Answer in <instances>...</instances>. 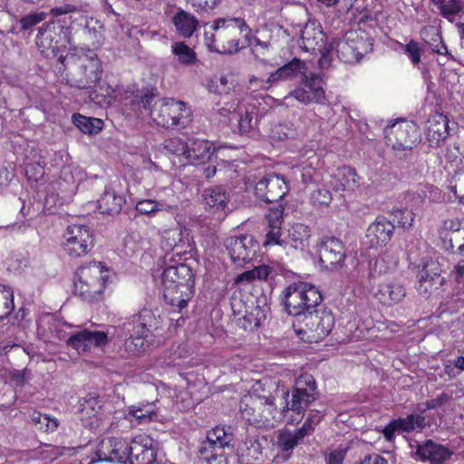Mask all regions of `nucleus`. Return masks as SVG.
<instances>
[{
  "mask_svg": "<svg viewBox=\"0 0 464 464\" xmlns=\"http://www.w3.org/2000/svg\"><path fill=\"white\" fill-rule=\"evenodd\" d=\"M163 296L179 313L194 295L195 276L185 263L169 265L162 274Z\"/></svg>",
  "mask_w": 464,
  "mask_h": 464,
  "instance_id": "nucleus-1",
  "label": "nucleus"
},
{
  "mask_svg": "<svg viewBox=\"0 0 464 464\" xmlns=\"http://www.w3.org/2000/svg\"><path fill=\"white\" fill-rule=\"evenodd\" d=\"M210 27L214 32L210 34L206 32V44L211 52L221 54L238 53L241 49L239 46L241 34L246 30L251 33L246 21L240 17L218 18Z\"/></svg>",
  "mask_w": 464,
  "mask_h": 464,
  "instance_id": "nucleus-2",
  "label": "nucleus"
},
{
  "mask_svg": "<svg viewBox=\"0 0 464 464\" xmlns=\"http://www.w3.org/2000/svg\"><path fill=\"white\" fill-rule=\"evenodd\" d=\"M59 61L72 65L67 79L71 87L88 89L102 79L103 68L98 55L92 50H81L78 54L60 55Z\"/></svg>",
  "mask_w": 464,
  "mask_h": 464,
  "instance_id": "nucleus-3",
  "label": "nucleus"
},
{
  "mask_svg": "<svg viewBox=\"0 0 464 464\" xmlns=\"http://www.w3.org/2000/svg\"><path fill=\"white\" fill-rule=\"evenodd\" d=\"M108 270L97 262L80 266L74 276V294L86 302L98 300L105 288Z\"/></svg>",
  "mask_w": 464,
  "mask_h": 464,
  "instance_id": "nucleus-4",
  "label": "nucleus"
},
{
  "mask_svg": "<svg viewBox=\"0 0 464 464\" xmlns=\"http://www.w3.org/2000/svg\"><path fill=\"white\" fill-rule=\"evenodd\" d=\"M321 293L311 285L300 282L290 285L284 292L285 311L294 316L309 314L320 304Z\"/></svg>",
  "mask_w": 464,
  "mask_h": 464,
  "instance_id": "nucleus-5",
  "label": "nucleus"
},
{
  "mask_svg": "<svg viewBox=\"0 0 464 464\" xmlns=\"http://www.w3.org/2000/svg\"><path fill=\"white\" fill-rule=\"evenodd\" d=\"M162 319L160 315L149 309H144L123 324V331L128 338L125 346L128 350L143 351L144 341L149 333L160 327Z\"/></svg>",
  "mask_w": 464,
  "mask_h": 464,
  "instance_id": "nucleus-6",
  "label": "nucleus"
},
{
  "mask_svg": "<svg viewBox=\"0 0 464 464\" xmlns=\"http://www.w3.org/2000/svg\"><path fill=\"white\" fill-rule=\"evenodd\" d=\"M276 396L266 395L255 390L253 393L245 395L240 401L239 411L242 417L256 427L268 426L274 410Z\"/></svg>",
  "mask_w": 464,
  "mask_h": 464,
  "instance_id": "nucleus-7",
  "label": "nucleus"
},
{
  "mask_svg": "<svg viewBox=\"0 0 464 464\" xmlns=\"http://www.w3.org/2000/svg\"><path fill=\"white\" fill-rule=\"evenodd\" d=\"M190 111L186 103L174 99H161L155 101L151 110L150 117L159 125L164 128H174L185 126L189 121Z\"/></svg>",
  "mask_w": 464,
  "mask_h": 464,
  "instance_id": "nucleus-8",
  "label": "nucleus"
},
{
  "mask_svg": "<svg viewBox=\"0 0 464 464\" xmlns=\"http://www.w3.org/2000/svg\"><path fill=\"white\" fill-rule=\"evenodd\" d=\"M302 44L304 49L314 53H320L319 66L321 69H327L332 62L334 44H327V37L314 22L307 24L302 31Z\"/></svg>",
  "mask_w": 464,
  "mask_h": 464,
  "instance_id": "nucleus-9",
  "label": "nucleus"
},
{
  "mask_svg": "<svg viewBox=\"0 0 464 464\" xmlns=\"http://www.w3.org/2000/svg\"><path fill=\"white\" fill-rule=\"evenodd\" d=\"M318 397L314 378L308 373L301 374L295 381L291 400L286 401L287 410L303 414Z\"/></svg>",
  "mask_w": 464,
  "mask_h": 464,
  "instance_id": "nucleus-10",
  "label": "nucleus"
},
{
  "mask_svg": "<svg viewBox=\"0 0 464 464\" xmlns=\"http://www.w3.org/2000/svg\"><path fill=\"white\" fill-rule=\"evenodd\" d=\"M387 144L394 151L411 150L420 139L417 126L412 122L401 121L384 129Z\"/></svg>",
  "mask_w": 464,
  "mask_h": 464,
  "instance_id": "nucleus-11",
  "label": "nucleus"
},
{
  "mask_svg": "<svg viewBox=\"0 0 464 464\" xmlns=\"http://www.w3.org/2000/svg\"><path fill=\"white\" fill-rule=\"evenodd\" d=\"M63 238V249L71 257L86 255L94 245L92 231L85 225L68 226Z\"/></svg>",
  "mask_w": 464,
  "mask_h": 464,
  "instance_id": "nucleus-12",
  "label": "nucleus"
},
{
  "mask_svg": "<svg viewBox=\"0 0 464 464\" xmlns=\"http://www.w3.org/2000/svg\"><path fill=\"white\" fill-rule=\"evenodd\" d=\"M290 188L284 176L276 173L265 175L255 186L256 197L265 203H283Z\"/></svg>",
  "mask_w": 464,
  "mask_h": 464,
  "instance_id": "nucleus-13",
  "label": "nucleus"
},
{
  "mask_svg": "<svg viewBox=\"0 0 464 464\" xmlns=\"http://www.w3.org/2000/svg\"><path fill=\"white\" fill-rule=\"evenodd\" d=\"M319 264L328 271L340 270L346 259V250L342 240L325 237L318 244Z\"/></svg>",
  "mask_w": 464,
  "mask_h": 464,
  "instance_id": "nucleus-14",
  "label": "nucleus"
},
{
  "mask_svg": "<svg viewBox=\"0 0 464 464\" xmlns=\"http://www.w3.org/2000/svg\"><path fill=\"white\" fill-rule=\"evenodd\" d=\"M225 246L232 262L240 266L254 260L259 249L258 242L251 235L230 237Z\"/></svg>",
  "mask_w": 464,
  "mask_h": 464,
  "instance_id": "nucleus-15",
  "label": "nucleus"
},
{
  "mask_svg": "<svg viewBox=\"0 0 464 464\" xmlns=\"http://www.w3.org/2000/svg\"><path fill=\"white\" fill-rule=\"evenodd\" d=\"M440 239L445 251L464 256V220L459 218L444 220Z\"/></svg>",
  "mask_w": 464,
  "mask_h": 464,
  "instance_id": "nucleus-16",
  "label": "nucleus"
},
{
  "mask_svg": "<svg viewBox=\"0 0 464 464\" xmlns=\"http://www.w3.org/2000/svg\"><path fill=\"white\" fill-rule=\"evenodd\" d=\"M302 85L290 92V96L304 104L324 103L325 92L322 87V79L319 75L307 72L301 79Z\"/></svg>",
  "mask_w": 464,
  "mask_h": 464,
  "instance_id": "nucleus-17",
  "label": "nucleus"
},
{
  "mask_svg": "<svg viewBox=\"0 0 464 464\" xmlns=\"http://www.w3.org/2000/svg\"><path fill=\"white\" fill-rule=\"evenodd\" d=\"M440 264L434 260H428L423 263L422 269L418 273L419 286L420 295H430L443 286L447 280L441 276Z\"/></svg>",
  "mask_w": 464,
  "mask_h": 464,
  "instance_id": "nucleus-18",
  "label": "nucleus"
},
{
  "mask_svg": "<svg viewBox=\"0 0 464 464\" xmlns=\"http://www.w3.org/2000/svg\"><path fill=\"white\" fill-rule=\"evenodd\" d=\"M158 460V450L150 437L140 435L133 439L130 444V464H154Z\"/></svg>",
  "mask_w": 464,
  "mask_h": 464,
  "instance_id": "nucleus-19",
  "label": "nucleus"
},
{
  "mask_svg": "<svg viewBox=\"0 0 464 464\" xmlns=\"http://www.w3.org/2000/svg\"><path fill=\"white\" fill-rule=\"evenodd\" d=\"M108 342V336L105 332L90 331L83 329L66 339V344L75 349L79 353L90 352L92 348L102 347Z\"/></svg>",
  "mask_w": 464,
  "mask_h": 464,
  "instance_id": "nucleus-20",
  "label": "nucleus"
},
{
  "mask_svg": "<svg viewBox=\"0 0 464 464\" xmlns=\"http://www.w3.org/2000/svg\"><path fill=\"white\" fill-rule=\"evenodd\" d=\"M163 239L166 246L170 248L171 257L174 256H185L190 254L193 249L192 237L190 232L185 227L178 226L175 228L166 230L163 234Z\"/></svg>",
  "mask_w": 464,
  "mask_h": 464,
  "instance_id": "nucleus-21",
  "label": "nucleus"
},
{
  "mask_svg": "<svg viewBox=\"0 0 464 464\" xmlns=\"http://www.w3.org/2000/svg\"><path fill=\"white\" fill-rule=\"evenodd\" d=\"M334 324V317L327 310L313 309L305 315V326L312 334V338L317 342L326 337Z\"/></svg>",
  "mask_w": 464,
  "mask_h": 464,
  "instance_id": "nucleus-22",
  "label": "nucleus"
},
{
  "mask_svg": "<svg viewBox=\"0 0 464 464\" xmlns=\"http://www.w3.org/2000/svg\"><path fill=\"white\" fill-rule=\"evenodd\" d=\"M234 432L231 426H216L207 431L206 439L200 442L199 447L224 450L234 448Z\"/></svg>",
  "mask_w": 464,
  "mask_h": 464,
  "instance_id": "nucleus-23",
  "label": "nucleus"
},
{
  "mask_svg": "<svg viewBox=\"0 0 464 464\" xmlns=\"http://www.w3.org/2000/svg\"><path fill=\"white\" fill-rule=\"evenodd\" d=\"M60 32H62L60 29V21L44 24L39 28L36 44L43 53L47 56L50 54L53 56L58 54L56 35L59 34Z\"/></svg>",
  "mask_w": 464,
  "mask_h": 464,
  "instance_id": "nucleus-24",
  "label": "nucleus"
},
{
  "mask_svg": "<svg viewBox=\"0 0 464 464\" xmlns=\"http://www.w3.org/2000/svg\"><path fill=\"white\" fill-rule=\"evenodd\" d=\"M416 455L422 461H429L430 464H443L451 457L452 451L441 444L427 440L417 446Z\"/></svg>",
  "mask_w": 464,
  "mask_h": 464,
  "instance_id": "nucleus-25",
  "label": "nucleus"
},
{
  "mask_svg": "<svg viewBox=\"0 0 464 464\" xmlns=\"http://www.w3.org/2000/svg\"><path fill=\"white\" fill-rule=\"evenodd\" d=\"M394 231V225L385 218H377L371 224L366 232L370 247L385 246L392 238Z\"/></svg>",
  "mask_w": 464,
  "mask_h": 464,
  "instance_id": "nucleus-26",
  "label": "nucleus"
},
{
  "mask_svg": "<svg viewBox=\"0 0 464 464\" xmlns=\"http://www.w3.org/2000/svg\"><path fill=\"white\" fill-rule=\"evenodd\" d=\"M306 72L307 67L305 63L301 59L295 57L289 63L284 64L276 72H272L267 79V82L270 84H276L278 82L294 80L298 77L301 80Z\"/></svg>",
  "mask_w": 464,
  "mask_h": 464,
  "instance_id": "nucleus-27",
  "label": "nucleus"
},
{
  "mask_svg": "<svg viewBox=\"0 0 464 464\" xmlns=\"http://www.w3.org/2000/svg\"><path fill=\"white\" fill-rule=\"evenodd\" d=\"M205 208L211 213L224 211L229 202V193L224 186L207 188L202 193Z\"/></svg>",
  "mask_w": 464,
  "mask_h": 464,
  "instance_id": "nucleus-28",
  "label": "nucleus"
},
{
  "mask_svg": "<svg viewBox=\"0 0 464 464\" xmlns=\"http://www.w3.org/2000/svg\"><path fill=\"white\" fill-rule=\"evenodd\" d=\"M285 210V204H281L275 208H271L269 213L266 215V219L269 226V230L266 235L265 245H286L285 240H282L281 237V224L283 222V215Z\"/></svg>",
  "mask_w": 464,
  "mask_h": 464,
  "instance_id": "nucleus-29",
  "label": "nucleus"
},
{
  "mask_svg": "<svg viewBox=\"0 0 464 464\" xmlns=\"http://www.w3.org/2000/svg\"><path fill=\"white\" fill-rule=\"evenodd\" d=\"M216 149L207 140H190L188 143L186 160L191 164H205L213 156Z\"/></svg>",
  "mask_w": 464,
  "mask_h": 464,
  "instance_id": "nucleus-30",
  "label": "nucleus"
},
{
  "mask_svg": "<svg viewBox=\"0 0 464 464\" xmlns=\"http://www.w3.org/2000/svg\"><path fill=\"white\" fill-rule=\"evenodd\" d=\"M101 401L93 396H87L79 401L78 418L85 427H92L100 420Z\"/></svg>",
  "mask_w": 464,
  "mask_h": 464,
  "instance_id": "nucleus-31",
  "label": "nucleus"
},
{
  "mask_svg": "<svg viewBox=\"0 0 464 464\" xmlns=\"http://www.w3.org/2000/svg\"><path fill=\"white\" fill-rule=\"evenodd\" d=\"M406 295L404 286L394 281L384 282L378 285L374 296L385 305H392L400 303Z\"/></svg>",
  "mask_w": 464,
  "mask_h": 464,
  "instance_id": "nucleus-32",
  "label": "nucleus"
},
{
  "mask_svg": "<svg viewBox=\"0 0 464 464\" xmlns=\"http://www.w3.org/2000/svg\"><path fill=\"white\" fill-rule=\"evenodd\" d=\"M97 203L101 214L114 217L121 213L125 198L118 194L115 189L106 187Z\"/></svg>",
  "mask_w": 464,
  "mask_h": 464,
  "instance_id": "nucleus-33",
  "label": "nucleus"
},
{
  "mask_svg": "<svg viewBox=\"0 0 464 464\" xmlns=\"http://www.w3.org/2000/svg\"><path fill=\"white\" fill-rule=\"evenodd\" d=\"M331 186L336 191H354L359 186V178L355 169L348 166L339 169L333 176Z\"/></svg>",
  "mask_w": 464,
  "mask_h": 464,
  "instance_id": "nucleus-34",
  "label": "nucleus"
},
{
  "mask_svg": "<svg viewBox=\"0 0 464 464\" xmlns=\"http://www.w3.org/2000/svg\"><path fill=\"white\" fill-rule=\"evenodd\" d=\"M237 455L241 464H251L252 460L261 458V444L256 438L247 437L237 446Z\"/></svg>",
  "mask_w": 464,
  "mask_h": 464,
  "instance_id": "nucleus-35",
  "label": "nucleus"
},
{
  "mask_svg": "<svg viewBox=\"0 0 464 464\" xmlns=\"http://www.w3.org/2000/svg\"><path fill=\"white\" fill-rule=\"evenodd\" d=\"M304 430L305 429H296L294 430L288 429L280 430L276 436V447L282 452L292 451L306 437Z\"/></svg>",
  "mask_w": 464,
  "mask_h": 464,
  "instance_id": "nucleus-36",
  "label": "nucleus"
},
{
  "mask_svg": "<svg viewBox=\"0 0 464 464\" xmlns=\"http://www.w3.org/2000/svg\"><path fill=\"white\" fill-rule=\"evenodd\" d=\"M311 228L304 224L295 223L288 230V240L286 245L298 250H304L309 245Z\"/></svg>",
  "mask_w": 464,
  "mask_h": 464,
  "instance_id": "nucleus-37",
  "label": "nucleus"
},
{
  "mask_svg": "<svg viewBox=\"0 0 464 464\" xmlns=\"http://www.w3.org/2000/svg\"><path fill=\"white\" fill-rule=\"evenodd\" d=\"M177 33L183 37H190L197 29L198 20L191 14L180 10L172 18Z\"/></svg>",
  "mask_w": 464,
  "mask_h": 464,
  "instance_id": "nucleus-38",
  "label": "nucleus"
},
{
  "mask_svg": "<svg viewBox=\"0 0 464 464\" xmlns=\"http://www.w3.org/2000/svg\"><path fill=\"white\" fill-rule=\"evenodd\" d=\"M73 124L83 133L93 135L102 130L103 121L98 118L86 117L74 113L72 117Z\"/></svg>",
  "mask_w": 464,
  "mask_h": 464,
  "instance_id": "nucleus-39",
  "label": "nucleus"
},
{
  "mask_svg": "<svg viewBox=\"0 0 464 464\" xmlns=\"http://www.w3.org/2000/svg\"><path fill=\"white\" fill-rule=\"evenodd\" d=\"M332 44H334V50L339 60L345 63H357L362 57V55L357 53L343 38L333 39Z\"/></svg>",
  "mask_w": 464,
  "mask_h": 464,
  "instance_id": "nucleus-40",
  "label": "nucleus"
},
{
  "mask_svg": "<svg viewBox=\"0 0 464 464\" xmlns=\"http://www.w3.org/2000/svg\"><path fill=\"white\" fill-rule=\"evenodd\" d=\"M196 454L198 464H227V458L224 450L198 446Z\"/></svg>",
  "mask_w": 464,
  "mask_h": 464,
  "instance_id": "nucleus-41",
  "label": "nucleus"
},
{
  "mask_svg": "<svg viewBox=\"0 0 464 464\" xmlns=\"http://www.w3.org/2000/svg\"><path fill=\"white\" fill-rule=\"evenodd\" d=\"M448 124L449 121L446 117H440L439 121H430L427 128L428 140L435 145H438L440 140H445L450 134Z\"/></svg>",
  "mask_w": 464,
  "mask_h": 464,
  "instance_id": "nucleus-42",
  "label": "nucleus"
},
{
  "mask_svg": "<svg viewBox=\"0 0 464 464\" xmlns=\"http://www.w3.org/2000/svg\"><path fill=\"white\" fill-rule=\"evenodd\" d=\"M173 54L179 63L188 66L195 64L198 61L197 53L183 42H176L171 45Z\"/></svg>",
  "mask_w": 464,
  "mask_h": 464,
  "instance_id": "nucleus-43",
  "label": "nucleus"
},
{
  "mask_svg": "<svg viewBox=\"0 0 464 464\" xmlns=\"http://www.w3.org/2000/svg\"><path fill=\"white\" fill-rule=\"evenodd\" d=\"M230 121L234 131H237L240 135H247L254 129L253 116L247 111L234 113L230 117Z\"/></svg>",
  "mask_w": 464,
  "mask_h": 464,
  "instance_id": "nucleus-44",
  "label": "nucleus"
},
{
  "mask_svg": "<svg viewBox=\"0 0 464 464\" xmlns=\"http://www.w3.org/2000/svg\"><path fill=\"white\" fill-rule=\"evenodd\" d=\"M136 210L140 214L151 216L159 211H167L173 214L175 208L162 202L152 199H143L136 204Z\"/></svg>",
  "mask_w": 464,
  "mask_h": 464,
  "instance_id": "nucleus-45",
  "label": "nucleus"
},
{
  "mask_svg": "<svg viewBox=\"0 0 464 464\" xmlns=\"http://www.w3.org/2000/svg\"><path fill=\"white\" fill-rule=\"evenodd\" d=\"M343 39L350 44V46L356 51L357 53L363 55L367 53L369 46L371 44L368 42V39L364 37L362 33L357 31H348Z\"/></svg>",
  "mask_w": 464,
  "mask_h": 464,
  "instance_id": "nucleus-46",
  "label": "nucleus"
},
{
  "mask_svg": "<svg viewBox=\"0 0 464 464\" xmlns=\"http://www.w3.org/2000/svg\"><path fill=\"white\" fill-rule=\"evenodd\" d=\"M13 290L0 284V321L6 318L14 310Z\"/></svg>",
  "mask_w": 464,
  "mask_h": 464,
  "instance_id": "nucleus-47",
  "label": "nucleus"
},
{
  "mask_svg": "<svg viewBox=\"0 0 464 464\" xmlns=\"http://www.w3.org/2000/svg\"><path fill=\"white\" fill-rule=\"evenodd\" d=\"M31 420L34 423L35 428L44 432H53L58 427V420L55 418H51L47 414L34 412L31 416Z\"/></svg>",
  "mask_w": 464,
  "mask_h": 464,
  "instance_id": "nucleus-48",
  "label": "nucleus"
},
{
  "mask_svg": "<svg viewBox=\"0 0 464 464\" xmlns=\"http://www.w3.org/2000/svg\"><path fill=\"white\" fill-rule=\"evenodd\" d=\"M161 146L167 153L186 159L188 143L184 142L180 138L174 137L167 139L164 140Z\"/></svg>",
  "mask_w": 464,
  "mask_h": 464,
  "instance_id": "nucleus-49",
  "label": "nucleus"
},
{
  "mask_svg": "<svg viewBox=\"0 0 464 464\" xmlns=\"http://www.w3.org/2000/svg\"><path fill=\"white\" fill-rule=\"evenodd\" d=\"M113 451H111V457H109V462L125 463L129 461L130 445L125 440L117 439L113 441Z\"/></svg>",
  "mask_w": 464,
  "mask_h": 464,
  "instance_id": "nucleus-50",
  "label": "nucleus"
},
{
  "mask_svg": "<svg viewBox=\"0 0 464 464\" xmlns=\"http://www.w3.org/2000/svg\"><path fill=\"white\" fill-rule=\"evenodd\" d=\"M155 415L154 410L151 405L131 406L128 410L127 418H134L137 423H146L150 420L151 416Z\"/></svg>",
  "mask_w": 464,
  "mask_h": 464,
  "instance_id": "nucleus-51",
  "label": "nucleus"
},
{
  "mask_svg": "<svg viewBox=\"0 0 464 464\" xmlns=\"http://www.w3.org/2000/svg\"><path fill=\"white\" fill-rule=\"evenodd\" d=\"M438 8L444 18L452 22L454 16L462 11L463 5L460 0H445Z\"/></svg>",
  "mask_w": 464,
  "mask_h": 464,
  "instance_id": "nucleus-52",
  "label": "nucleus"
},
{
  "mask_svg": "<svg viewBox=\"0 0 464 464\" xmlns=\"http://www.w3.org/2000/svg\"><path fill=\"white\" fill-rule=\"evenodd\" d=\"M392 224L397 223L402 227L409 228L414 221V213L408 208H395L392 212Z\"/></svg>",
  "mask_w": 464,
  "mask_h": 464,
  "instance_id": "nucleus-53",
  "label": "nucleus"
},
{
  "mask_svg": "<svg viewBox=\"0 0 464 464\" xmlns=\"http://www.w3.org/2000/svg\"><path fill=\"white\" fill-rule=\"evenodd\" d=\"M44 12L31 13L23 16L19 21L18 24L21 31H30L35 25L43 22L46 18Z\"/></svg>",
  "mask_w": 464,
  "mask_h": 464,
  "instance_id": "nucleus-54",
  "label": "nucleus"
},
{
  "mask_svg": "<svg viewBox=\"0 0 464 464\" xmlns=\"http://www.w3.org/2000/svg\"><path fill=\"white\" fill-rule=\"evenodd\" d=\"M324 414L319 410H311L304 424L299 429H305V436L312 434L314 428L323 419Z\"/></svg>",
  "mask_w": 464,
  "mask_h": 464,
  "instance_id": "nucleus-55",
  "label": "nucleus"
},
{
  "mask_svg": "<svg viewBox=\"0 0 464 464\" xmlns=\"http://www.w3.org/2000/svg\"><path fill=\"white\" fill-rule=\"evenodd\" d=\"M117 438H107L103 439L98 445L96 454L101 461H108L111 457V451H113V445Z\"/></svg>",
  "mask_w": 464,
  "mask_h": 464,
  "instance_id": "nucleus-56",
  "label": "nucleus"
},
{
  "mask_svg": "<svg viewBox=\"0 0 464 464\" xmlns=\"http://www.w3.org/2000/svg\"><path fill=\"white\" fill-rule=\"evenodd\" d=\"M311 201L314 205L328 206L332 201V194L326 188H317L312 192Z\"/></svg>",
  "mask_w": 464,
  "mask_h": 464,
  "instance_id": "nucleus-57",
  "label": "nucleus"
},
{
  "mask_svg": "<svg viewBox=\"0 0 464 464\" xmlns=\"http://www.w3.org/2000/svg\"><path fill=\"white\" fill-rule=\"evenodd\" d=\"M60 29L62 32L56 35L58 53L71 44L72 41V27L64 25L60 22Z\"/></svg>",
  "mask_w": 464,
  "mask_h": 464,
  "instance_id": "nucleus-58",
  "label": "nucleus"
},
{
  "mask_svg": "<svg viewBox=\"0 0 464 464\" xmlns=\"http://www.w3.org/2000/svg\"><path fill=\"white\" fill-rule=\"evenodd\" d=\"M222 0H187L196 12H208L218 6Z\"/></svg>",
  "mask_w": 464,
  "mask_h": 464,
  "instance_id": "nucleus-59",
  "label": "nucleus"
},
{
  "mask_svg": "<svg viewBox=\"0 0 464 464\" xmlns=\"http://www.w3.org/2000/svg\"><path fill=\"white\" fill-rule=\"evenodd\" d=\"M432 52L439 54H449L448 48L443 43L442 37L440 33H436L430 42H428Z\"/></svg>",
  "mask_w": 464,
  "mask_h": 464,
  "instance_id": "nucleus-60",
  "label": "nucleus"
},
{
  "mask_svg": "<svg viewBox=\"0 0 464 464\" xmlns=\"http://www.w3.org/2000/svg\"><path fill=\"white\" fill-rule=\"evenodd\" d=\"M405 52L412 63L417 64L420 62V49L417 42L411 40L406 45Z\"/></svg>",
  "mask_w": 464,
  "mask_h": 464,
  "instance_id": "nucleus-61",
  "label": "nucleus"
},
{
  "mask_svg": "<svg viewBox=\"0 0 464 464\" xmlns=\"http://www.w3.org/2000/svg\"><path fill=\"white\" fill-rule=\"evenodd\" d=\"M451 400V395L447 392L440 393L436 399H432L426 401V408H430V410H434L440 408L446 403H448Z\"/></svg>",
  "mask_w": 464,
  "mask_h": 464,
  "instance_id": "nucleus-62",
  "label": "nucleus"
},
{
  "mask_svg": "<svg viewBox=\"0 0 464 464\" xmlns=\"http://www.w3.org/2000/svg\"><path fill=\"white\" fill-rule=\"evenodd\" d=\"M14 172L13 168L8 169L7 167L0 168V189L7 187L9 183L14 178Z\"/></svg>",
  "mask_w": 464,
  "mask_h": 464,
  "instance_id": "nucleus-63",
  "label": "nucleus"
},
{
  "mask_svg": "<svg viewBox=\"0 0 464 464\" xmlns=\"http://www.w3.org/2000/svg\"><path fill=\"white\" fill-rule=\"evenodd\" d=\"M358 464H388V461L378 454L365 456Z\"/></svg>",
  "mask_w": 464,
  "mask_h": 464,
  "instance_id": "nucleus-64",
  "label": "nucleus"
}]
</instances>
